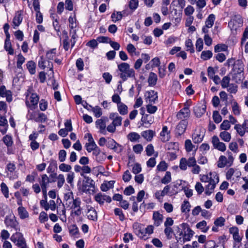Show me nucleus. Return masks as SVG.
<instances>
[{
    "label": "nucleus",
    "instance_id": "c756f323",
    "mask_svg": "<svg viewBox=\"0 0 248 248\" xmlns=\"http://www.w3.org/2000/svg\"><path fill=\"white\" fill-rule=\"evenodd\" d=\"M114 181H110L107 183H103L101 185L100 188L102 191H107L110 188H113Z\"/></svg>",
    "mask_w": 248,
    "mask_h": 248
},
{
    "label": "nucleus",
    "instance_id": "f8f14e48",
    "mask_svg": "<svg viewBox=\"0 0 248 248\" xmlns=\"http://www.w3.org/2000/svg\"><path fill=\"white\" fill-rule=\"evenodd\" d=\"M4 222L7 227L14 228L16 230H17L18 223L15 216L6 217Z\"/></svg>",
    "mask_w": 248,
    "mask_h": 248
},
{
    "label": "nucleus",
    "instance_id": "e2e57ef3",
    "mask_svg": "<svg viewBox=\"0 0 248 248\" xmlns=\"http://www.w3.org/2000/svg\"><path fill=\"white\" fill-rule=\"evenodd\" d=\"M167 169V165L165 161H162L157 166V170L158 171H165Z\"/></svg>",
    "mask_w": 248,
    "mask_h": 248
},
{
    "label": "nucleus",
    "instance_id": "6ab92c4d",
    "mask_svg": "<svg viewBox=\"0 0 248 248\" xmlns=\"http://www.w3.org/2000/svg\"><path fill=\"white\" fill-rule=\"evenodd\" d=\"M87 217L89 219L96 221L97 220V215L96 210L93 207H90L88 209Z\"/></svg>",
    "mask_w": 248,
    "mask_h": 248
},
{
    "label": "nucleus",
    "instance_id": "6e6d98bb",
    "mask_svg": "<svg viewBox=\"0 0 248 248\" xmlns=\"http://www.w3.org/2000/svg\"><path fill=\"white\" fill-rule=\"evenodd\" d=\"M213 118L216 123L218 124L222 121V117L217 111H215L213 114Z\"/></svg>",
    "mask_w": 248,
    "mask_h": 248
},
{
    "label": "nucleus",
    "instance_id": "473e14b6",
    "mask_svg": "<svg viewBox=\"0 0 248 248\" xmlns=\"http://www.w3.org/2000/svg\"><path fill=\"white\" fill-rule=\"evenodd\" d=\"M215 20V16L214 14H210L205 21L206 27L212 28L214 25Z\"/></svg>",
    "mask_w": 248,
    "mask_h": 248
},
{
    "label": "nucleus",
    "instance_id": "ea45409f",
    "mask_svg": "<svg viewBox=\"0 0 248 248\" xmlns=\"http://www.w3.org/2000/svg\"><path fill=\"white\" fill-rule=\"evenodd\" d=\"M213 55V53L211 51L207 50V51H203L201 55V58L204 61L210 59Z\"/></svg>",
    "mask_w": 248,
    "mask_h": 248
},
{
    "label": "nucleus",
    "instance_id": "72a5a7b5",
    "mask_svg": "<svg viewBox=\"0 0 248 248\" xmlns=\"http://www.w3.org/2000/svg\"><path fill=\"white\" fill-rule=\"evenodd\" d=\"M128 139L132 142H136L140 138V135L136 132H131L127 136Z\"/></svg>",
    "mask_w": 248,
    "mask_h": 248
},
{
    "label": "nucleus",
    "instance_id": "a211bd4d",
    "mask_svg": "<svg viewBox=\"0 0 248 248\" xmlns=\"http://www.w3.org/2000/svg\"><path fill=\"white\" fill-rule=\"evenodd\" d=\"M205 106H197L194 108V113L197 117H201L205 112Z\"/></svg>",
    "mask_w": 248,
    "mask_h": 248
},
{
    "label": "nucleus",
    "instance_id": "1a4fd4ad",
    "mask_svg": "<svg viewBox=\"0 0 248 248\" xmlns=\"http://www.w3.org/2000/svg\"><path fill=\"white\" fill-rule=\"evenodd\" d=\"M181 226L183 230V240L184 241H188L192 237L194 234V232L189 228V225L187 223L181 224Z\"/></svg>",
    "mask_w": 248,
    "mask_h": 248
},
{
    "label": "nucleus",
    "instance_id": "39448f33",
    "mask_svg": "<svg viewBox=\"0 0 248 248\" xmlns=\"http://www.w3.org/2000/svg\"><path fill=\"white\" fill-rule=\"evenodd\" d=\"M39 99V96L36 93H30L26 95V105L31 109H34L38 103Z\"/></svg>",
    "mask_w": 248,
    "mask_h": 248
},
{
    "label": "nucleus",
    "instance_id": "8fccbe9b",
    "mask_svg": "<svg viewBox=\"0 0 248 248\" xmlns=\"http://www.w3.org/2000/svg\"><path fill=\"white\" fill-rule=\"evenodd\" d=\"M234 129L236 130L239 135L242 137L244 135L246 131L241 124H237L234 126Z\"/></svg>",
    "mask_w": 248,
    "mask_h": 248
},
{
    "label": "nucleus",
    "instance_id": "864d4df0",
    "mask_svg": "<svg viewBox=\"0 0 248 248\" xmlns=\"http://www.w3.org/2000/svg\"><path fill=\"white\" fill-rule=\"evenodd\" d=\"M138 0H130L129 2V7L132 11L135 10L138 8Z\"/></svg>",
    "mask_w": 248,
    "mask_h": 248
},
{
    "label": "nucleus",
    "instance_id": "b1692460",
    "mask_svg": "<svg viewBox=\"0 0 248 248\" xmlns=\"http://www.w3.org/2000/svg\"><path fill=\"white\" fill-rule=\"evenodd\" d=\"M154 135V132L151 130H146L141 133V136L148 141H151Z\"/></svg>",
    "mask_w": 248,
    "mask_h": 248
},
{
    "label": "nucleus",
    "instance_id": "4468645a",
    "mask_svg": "<svg viewBox=\"0 0 248 248\" xmlns=\"http://www.w3.org/2000/svg\"><path fill=\"white\" fill-rule=\"evenodd\" d=\"M190 115V110L187 105L185 104V107L181 109L177 114L178 119L186 120Z\"/></svg>",
    "mask_w": 248,
    "mask_h": 248
},
{
    "label": "nucleus",
    "instance_id": "052dcab7",
    "mask_svg": "<svg viewBox=\"0 0 248 248\" xmlns=\"http://www.w3.org/2000/svg\"><path fill=\"white\" fill-rule=\"evenodd\" d=\"M204 248H224L222 246H216L213 241H209L205 244Z\"/></svg>",
    "mask_w": 248,
    "mask_h": 248
},
{
    "label": "nucleus",
    "instance_id": "5701e85b",
    "mask_svg": "<svg viewBox=\"0 0 248 248\" xmlns=\"http://www.w3.org/2000/svg\"><path fill=\"white\" fill-rule=\"evenodd\" d=\"M18 214L21 219H24L29 217V214L26 209L21 206L17 209Z\"/></svg>",
    "mask_w": 248,
    "mask_h": 248
},
{
    "label": "nucleus",
    "instance_id": "c85d7f7f",
    "mask_svg": "<svg viewBox=\"0 0 248 248\" xmlns=\"http://www.w3.org/2000/svg\"><path fill=\"white\" fill-rule=\"evenodd\" d=\"M117 107L118 111L121 115H124L127 113L128 108L127 106L123 103H119V104L117 105Z\"/></svg>",
    "mask_w": 248,
    "mask_h": 248
},
{
    "label": "nucleus",
    "instance_id": "423d86ee",
    "mask_svg": "<svg viewBox=\"0 0 248 248\" xmlns=\"http://www.w3.org/2000/svg\"><path fill=\"white\" fill-rule=\"evenodd\" d=\"M243 19L240 15L233 16L230 21L228 23V26L232 31H236L237 29L242 26Z\"/></svg>",
    "mask_w": 248,
    "mask_h": 248
},
{
    "label": "nucleus",
    "instance_id": "7c9ffc66",
    "mask_svg": "<svg viewBox=\"0 0 248 248\" xmlns=\"http://www.w3.org/2000/svg\"><path fill=\"white\" fill-rule=\"evenodd\" d=\"M27 68L31 74H34L35 73L36 65L34 62L30 61L28 62L26 64Z\"/></svg>",
    "mask_w": 248,
    "mask_h": 248
},
{
    "label": "nucleus",
    "instance_id": "3c124183",
    "mask_svg": "<svg viewBox=\"0 0 248 248\" xmlns=\"http://www.w3.org/2000/svg\"><path fill=\"white\" fill-rule=\"evenodd\" d=\"M227 46L224 44H218L215 46V51L219 52L220 51H225L227 50Z\"/></svg>",
    "mask_w": 248,
    "mask_h": 248
},
{
    "label": "nucleus",
    "instance_id": "a18cd8bd",
    "mask_svg": "<svg viewBox=\"0 0 248 248\" xmlns=\"http://www.w3.org/2000/svg\"><path fill=\"white\" fill-rule=\"evenodd\" d=\"M1 190L4 197L6 198L9 197V189L7 185L3 182L0 184Z\"/></svg>",
    "mask_w": 248,
    "mask_h": 248
},
{
    "label": "nucleus",
    "instance_id": "dca6fc26",
    "mask_svg": "<svg viewBox=\"0 0 248 248\" xmlns=\"http://www.w3.org/2000/svg\"><path fill=\"white\" fill-rule=\"evenodd\" d=\"M154 224L155 226H159L163 222V216L158 211H155L153 215Z\"/></svg>",
    "mask_w": 248,
    "mask_h": 248
},
{
    "label": "nucleus",
    "instance_id": "cd10ccee",
    "mask_svg": "<svg viewBox=\"0 0 248 248\" xmlns=\"http://www.w3.org/2000/svg\"><path fill=\"white\" fill-rule=\"evenodd\" d=\"M196 227L198 229L202 230L203 232H206L209 229V227L207 226V222L205 220H202L196 224Z\"/></svg>",
    "mask_w": 248,
    "mask_h": 248
},
{
    "label": "nucleus",
    "instance_id": "9b49d317",
    "mask_svg": "<svg viewBox=\"0 0 248 248\" xmlns=\"http://www.w3.org/2000/svg\"><path fill=\"white\" fill-rule=\"evenodd\" d=\"M188 122L187 120H182L177 125L175 129V133L178 136L183 134L187 127Z\"/></svg>",
    "mask_w": 248,
    "mask_h": 248
},
{
    "label": "nucleus",
    "instance_id": "393cba45",
    "mask_svg": "<svg viewBox=\"0 0 248 248\" xmlns=\"http://www.w3.org/2000/svg\"><path fill=\"white\" fill-rule=\"evenodd\" d=\"M141 121L144 124L151 125L154 123V118L153 116L146 114L142 117Z\"/></svg>",
    "mask_w": 248,
    "mask_h": 248
},
{
    "label": "nucleus",
    "instance_id": "7ed1b4c3",
    "mask_svg": "<svg viewBox=\"0 0 248 248\" xmlns=\"http://www.w3.org/2000/svg\"><path fill=\"white\" fill-rule=\"evenodd\" d=\"M66 196H68L67 200L70 199L71 197L73 200L72 205L71 206V209H72L71 213L77 216H80L81 214L80 199L78 197L74 199L72 192L67 193Z\"/></svg>",
    "mask_w": 248,
    "mask_h": 248
},
{
    "label": "nucleus",
    "instance_id": "79ce46f5",
    "mask_svg": "<svg viewBox=\"0 0 248 248\" xmlns=\"http://www.w3.org/2000/svg\"><path fill=\"white\" fill-rule=\"evenodd\" d=\"M171 180V173L170 171H167L165 176L161 179V182L162 184H167Z\"/></svg>",
    "mask_w": 248,
    "mask_h": 248
},
{
    "label": "nucleus",
    "instance_id": "20e7f679",
    "mask_svg": "<svg viewBox=\"0 0 248 248\" xmlns=\"http://www.w3.org/2000/svg\"><path fill=\"white\" fill-rule=\"evenodd\" d=\"M209 175L210 176V181L205 188V194L207 195H210L213 192L216 184L219 182L218 176L216 172H210Z\"/></svg>",
    "mask_w": 248,
    "mask_h": 248
},
{
    "label": "nucleus",
    "instance_id": "f3484780",
    "mask_svg": "<svg viewBox=\"0 0 248 248\" xmlns=\"http://www.w3.org/2000/svg\"><path fill=\"white\" fill-rule=\"evenodd\" d=\"M96 127L100 129V132L104 135H106V122L102 119H98L95 122Z\"/></svg>",
    "mask_w": 248,
    "mask_h": 248
},
{
    "label": "nucleus",
    "instance_id": "338daca9",
    "mask_svg": "<svg viewBox=\"0 0 248 248\" xmlns=\"http://www.w3.org/2000/svg\"><path fill=\"white\" fill-rule=\"evenodd\" d=\"M102 77L105 79L106 83L109 84L110 83L112 78V76L110 73L108 72L104 73L103 74Z\"/></svg>",
    "mask_w": 248,
    "mask_h": 248
},
{
    "label": "nucleus",
    "instance_id": "49530a36",
    "mask_svg": "<svg viewBox=\"0 0 248 248\" xmlns=\"http://www.w3.org/2000/svg\"><path fill=\"white\" fill-rule=\"evenodd\" d=\"M25 58L21 54H19L17 55V61L16 62L17 67L19 69L22 68V65L25 62Z\"/></svg>",
    "mask_w": 248,
    "mask_h": 248
},
{
    "label": "nucleus",
    "instance_id": "0eeeda50",
    "mask_svg": "<svg viewBox=\"0 0 248 248\" xmlns=\"http://www.w3.org/2000/svg\"><path fill=\"white\" fill-rule=\"evenodd\" d=\"M27 117L29 120H33L38 123L45 122L46 120V115L44 113H39L36 111H32V112L29 111Z\"/></svg>",
    "mask_w": 248,
    "mask_h": 248
},
{
    "label": "nucleus",
    "instance_id": "603ef678",
    "mask_svg": "<svg viewBox=\"0 0 248 248\" xmlns=\"http://www.w3.org/2000/svg\"><path fill=\"white\" fill-rule=\"evenodd\" d=\"M225 219L223 217L217 218L214 221V224L216 227H222L224 226Z\"/></svg>",
    "mask_w": 248,
    "mask_h": 248
},
{
    "label": "nucleus",
    "instance_id": "2eb2a0df",
    "mask_svg": "<svg viewBox=\"0 0 248 248\" xmlns=\"http://www.w3.org/2000/svg\"><path fill=\"white\" fill-rule=\"evenodd\" d=\"M93 155L95 157V160L99 163H102L106 157L105 154L101 152L99 148L96 149V150L93 153Z\"/></svg>",
    "mask_w": 248,
    "mask_h": 248
},
{
    "label": "nucleus",
    "instance_id": "58836bf2",
    "mask_svg": "<svg viewBox=\"0 0 248 248\" xmlns=\"http://www.w3.org/2000/svg\"><path fill=\"white\" fill-rule=\"evenodd\" d=\"M190 204L187 201H185L181 205V210L182 213H187L189 212Z\"/></svg>",
    "mask_w": 248,
    "mask_h": 248
},
{
    "label": "nucleus",
    "instance_id": "bf43d9fd",
    "mask_svg": "<svg viewBox=\"0 0 248 248\" xmlns=\"http://www.w3.org/2000/svg\"><path fill=\"white\" fill-rule=\"evenodd\" d=\"M231 125L228 120H224L220 124V128L221 130H227L230 128Z\"/></svg>",
    "mask_w": 248,
    "mask_h": 248
},
{
    "label": "nucleus",
    "instance_id": "680f3d73",
    "mask_svg": "<svg viewBox=\"0 0 248 248\" xmlns=\"http://www.w3.org/2000/svg\"><path fill=\"white\" fill-rule=\"evenodd\" d=\"M152 104H149L146 106L147 111L150 114L155 113L157 110V107L153 106Z\"/></svg>",
    "mask_w": 248,
    "mask_h": 248
},
{
    "label": "nucleus",
    "instance_id": "09e8293b",
    "mask_svg": "<svg viewBox=\"0 0 248 248\" xmlns=\"http://www.w3.org/2000/svg\"><path fill=\"white\" fill-rule=\"evenodd\" d=\"M114 214L116 216H119V219L121 221H124L125 219V217L123 214V211L121 209L116 208L114 209Z\"/></svg>",
    "mask_w": 248,
    "mask_h": 248
},
{
    "label": "nucleus",
    "instance_id": "f257e3e1",
    "mask_svg": "<svg viewBox=\"0 0 248 248\" xmlns=\"http://www.w3.org/2000/svg\"><path fill=\"white\" fill-rule=\"evenodd\" d=\"M244 65L240 60H237L234 63L232 72L230 75L232 79L236 83L241 82L244 78Z\"/></svg>",
    "mask_w": 248,
    "mask_h": 248
},
{
    "label": "nucleus",
    "instance_id": "c9c22d12",
    "mask_svg": "<svg viewBox=\"0 0 248 248\" xmlns=\"http://www.w3.org/2000/svg\"><path fill=\"white\" fill-rule=\"evenodd\" d=\"M113 22H116L122 19L123 18V14L122 12H113L111 16Z\"/></svg>",
    "mask_w": 248,
    "mask_h": 248
},
{
    "label": "nucleus",
    "instance_id": "c03bdc74",
    "mask_svg": "<svg viewBox=\"0 0 248 248\" xmlns=\"http://www.w3.org/2000/svg\"><path fill=\"white\" fill-rule=\"evenodd\" d=\"M57 186L58 188H61L65 183L64 176L62 174H60L57 177Z\"/></svg>",
    "mask_w": 248,
    "mask_h": 248
},
{
    "label": "nucleus",
    "instance_id": "bb28decb",
    "mask_svg": "<svg viewBox=\"0 0 248 248\" xmlns=\"http://www.w3.org/2000/svg\"><path fill=\"white\" fill-rule=\"evenodd\" d=\"M157 77L156 74L151 72L149 74L148 79L149 85L150 86H155L156 84Z\"/></svg>",
    "mask_w": 248,
    "mask_h": 248
},
{
    "label": "nucleus",
    "instance_id": "4d7b16f0",
    "mask_svg": "<svg viewBox=\"0 0 248 248\" xmlns=\"http://www.w3.org/2000/svg\"><path fill=\"white\" fill-rule=\"evenodd\" d=\"M185 145L186 150L188 152H191L194 147L190 140H186L185 141Z\"/></svg>",
    "mask_w": 248,
    "mask_h": 248
},
{
    "label": "nucleus",
    "instance_id": "37998d69",
    "mask_svg": "<svg viewBox=\"0 0 248 248\" xmlns=\"http://www.w3.org/2000/svg\"><path fill=\"white\" fill-rule=\"evenodd\" d=\"M186 50L189 51L190 53H192L194 52V47L192 42V40L188 39L186 41Z\"/></svg>",
    "mask_w": 248,
    "mask_h": 248
},
{
    "label": "nucleus",
    "instance_id": "ddd939ff",
    "mask_svg": "<svg viewBox=\"0 0 248 248\" xmlns=\"http://www.w3.org/2000/svg\"><path fill=\"white\" fill-rule=\"evenodd\" d=\"M94 199L95 201L101 205L104 203L105 201L108 203H110L111 202V198L109 196L101 193H98L96 194Z\"/></svg>",
    "mask_w": 248,
    "mask_h": 248
},
{
    "label": "nucleus",
    "instance_id": "4be33fe9",
    "mask_svg": "<svg viewBox=\"0 0 248 248\" xmlns=\"http://www.w3.org/2000/svg\"><path fill=\"white\" fill-rule=\"evenodd\" d=\"M204 137V135L200 131L195 132L192 135V140L194 143H199L201 142Z\"/></svg>",
    "mask_w": 248,
    "mask_h": 248
},
{
    "label": "nucleus",
    "instance_id": "f03ea898",
    "mask_svg": "<svg viewBox=\"0 0 248 248\" xmlns=\"http://www.w3.org/2000/svg\"><path fill=\"white\" fill-rule=\"evenodd\" d=\"M118 69L120 72V77L123 81H126L128 78L135 79V71L128 63L122 62L118 65Z\"/></svg>",
    "mask_w": 248,
    "mask_h": 248
},
{
    "label": "nucleus",
    "instance_id": "f704fd0d",
    "mask_svg": "<svg viewBox=\"0 0 248 248\" xmlns=\"http://www.w3.org/2000/svg\"><path fill=\"white\" fill-rule=\"evenodd\" d=\"M2 140L7 147L12 146L13 144L12 138L9 135L4 136Z\"/></svg>",
    "mask_w": 248,
    "mask_h": 248
},
{
    "label": "nucleus",
    "instance_id": "4c0bfd02",
    "mask_svg": "<svg viewBox=\"0 0 248 248\" xmlns=\"http://www.w3.org/2000/svg\"><path fill=\"white\" fill-rule=\"evenodd\" d=\"M85 148L88 153H93L99 148L95 143H86L85 145Z\"/></svg>",
    "mask_w": 248,
    "mask_h": 248
},
{
    "label": "nucleus",
    "instance_id": "774afa93",
    "mask_svg": "<svg viewBox=\"0 0 248 248\" xmlns=\"http://www.w3.org/2000/svg\"><path fill=\"white\" fill-rule=\"evenodd\" d=\"M39 219L41 223H44L46 221L48 220L47 214L44 211L41 212L39 217Z\"/></svg>",
    "mask_w": 248,
    "mask_h": 248
},
{
    "label": "nucleus",
    "instance_id": "9d476101",
    "mask_svg": "<svg viewBox=\"0 0 248 248\" xmlns=\"http://www.w3.org/2000/svg\"><path fill=\"white\" fill-rule=\"evenodd\" d=\"M51 183L49 177L46 174L41 175V179L39 181V183L42 190L43 194L46 199L47 187L48 185Z\"/></svg>",
    "mask_w": 248,
    "mask_h": 248
},
{
    "label": "nucleus",
    "instance_id": "13d9d810",
    "mask_svg": "<svg viewBox=\"0 0 248 248\" xmlns=\"http://www.w3.org/2000/svg\"><path fill=\"white\" fill-rule=\"evenodd\" d=\"M56 54V48H53L48 51L46 54V58L49 60H53Z\"/></svg>",
    "mask_w": 248,
    "mask_h": 248
},
{
    "label": "nucleus",
    "instance_id": "a19ab883",
    "mask_svg": "<svg viewBox=\"0 0 248 248\" xmlns=\"http://www.w3.org/2000/svg\"><path fill=\"white\" fill-rule=\"evenodd\" d=\"M4 49L8 52L10 55H13L14 50L12 47L11 43L10 41H5Z\"/></svg>",
    "mask_w": 248,
    "mask_h": 248
},
{
    "label": "nucleus",
    "instance_id": "e433bc0d",
    "mask_svg": "<svg viewBox=\"0 0 248 248\" xmlns=\"http://www.w3.org/2000/svg\"><path fill=\"white\" fill-rule=\"evenodd\" d=\"M219 136L221 140L225 142L230 141L231 139V134L226 131L221 132L220 133Z\"/></svg>",
    "mask_w": 248,
    "mask_h": 248
},
{
    "label": "nucleus",
    "instance_id": "0e129e2a",
    "mask_svg": "<svg viewBox=\"0 0 248 248\" xmlns=\"http://www.w3.org/2000/svg\"><path fill=\"white\" fill-rule=\"evenodd\" d=\"M72 169L70 165L62 163L59 166V169L62 171L69 172Z\"/></svg>",
    "mask_w": 248,
    "mask_h": 248
},
{
    "label": "nucleus",
    "instance_id": "69168bd1",
    "mask_svg": "<svg viewBox=\"0 0 248 248\" xmlns=\"http://www.w3.org/2000/svg\"><path fill=\"white\" fill-rule=\"evenodd\" d=\"M187 160L185 158H182L180 161L179 167L183 170H185L187 169Z\"/></svg>",
    "mask_w": 248,
    "mask_h": 248
},
{
    "label": "nucleus",
    "instance_id": "412c9836",
    "mask_svg": "<svg viewBox=\"0 0 248 248\" xmlns=\"http://www.w3.org/2000/svg\"><path fill=\"white\" fill-rule=\"evenodd\" d=\"M148 94L146 102H148L149 104L155 103L158 98L157 93L154 91H151L149 92Z\"/></svg>",
    "mask_w": 248,
    "mask_h": 248
},
{
    "label": "nucleus",
    "instance_id": "a878e982",
    "mask_svg": "<svg viewBox=\"0 0 248 248\" xmlns=\"http://www.w3.org/2000/svg\"><path fill=\"white\" fill-rule=\"evenodd\" d=\"M232 111L235 115L238 116L240 114L241 109L239 107L238 104L235 100L232 102Z\"/></svg>",
    "mask_w": 248,
    "mask_h": 248
},
{
    "label": "nucleus",
    "instance_id": "de8ad7c7",
    "mask_svg": "<svg viewBox=\"0 0 248 248\" xmlns=\"http://www.w3.org/2000/svg\"><path fill=\"white\" fill-rule=\"evenodd\" d=\"M230 81V77L229 76L224 77L220 82L222 87L223 88H227L229 86Z\"/></svg>",
    "mask_w": 248,
    "mask_h": 248
},
{
    "label": "nucleus",
    "instance_id": "5fc2aeb1",
    "mask_svg": "<svg viewBox=\"0 0 248 248\" xmlns=\"http://www.w3.org/2000/svg\"><path fill=\"white\" fill-rule=\"evenodd\" d=\"M92 110L94 114V116L96 118L100 117L102 114V109L98 106H95V107L93 108Z\"/></svg>",
    "mask_w": 248,
    "mask_h": 248
},
{
    "label": "nucleus",
    "instance_id": "2f4dec72",
    "mask_svg": "<svg viewBox=\"0 0 248 248\" xmlns=\"http://www.w3.org/2000/svg\"><path fill=\"white\" fill-rule=\"evenodd\" d=\"M228 163V162L227 161L226 157L224 155H221L217 162V166L219 168H222L227 165Z\"/></svg>",
    "mask_w": 248,
    "mask_h": 248
},
{
    "label": "nucleus",
    "instance_id": "aec40b11",
    "mask_svg": "<svg viewBox=\"0 0 248 248\" xmlns=\"http://www.w3.org/2000/svg\"><path fill=\"white\" fill-rule=\"evenodd\" d=\"M22 19L21 11H17L13 18V23L16 27H18L22 22Z\"/></svg>",
    "mask_w": 248,
    "mask_h": 248
},
{
    "label": "nucleus",
    "instance_id": "6e6552de",
    "mask_svg": "<svg viewBox=\"0 0 248 248\" xmlns=\"http://www.w3.org/2000/svg\"><path fill=\"white\" fill-rule=\"evenodd\" d=\"M84 178L86 181L82 186V191L89 194L93 192L94 189L93 181L89 177H84Z\"/></svg>",
    "mask_w": 248,
    "mask_h": 248
}]
</instances>
